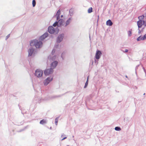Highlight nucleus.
<instances>
[{
    "mask_svg": "<svg viewBox=\"0 0 146 146\" xmlns=\"http://www.w3.org/2000/svg\"><path fill=\"white\" fill-rule=\"evenodd\" d=\"M48 36V34L47 33H46L44 34L42 36H41L40 37V39L41 40H43L47 37Z\"/></svg>",
    "mask_w": 146,
    "mask_h": 146,
    "instance_id": "obj_11",
    "label": "nucleus"
},
{
    "mask_svg": "<svg viewBox=\"0 0 146 146\" xmlns=\"http://www.w3.org/2000/svg\"><path fill=\"white\" fill-rule=\"evenodd\" d=\"M115 129L116 131H120L121 130L120 127H116L115 128Z\"/></svg>",
    "mask_w": 146,
    "mask_h": 146,
    "instance_id": "obj_21",
    "label": "nucleus"
},
{
    "mask_svg": "<svg viewBox=\"0 0 146 146\" xmlns=\"http://www.w3.org/2000/svg\"><path fill=\"white\" fill-rule=\"evenodd\" d=\"M52 52H55V51H54V50H53V51H52Z\"/></svg>",
    "mask_w": 146,
    "mask_h": 146,
    "instance_id": "obj_31",
    "label": "nucleus"
},
{
    "mask_svg": "<svg viewBox=\"0 0 146 146\" xmlns=\"http://www.w3.org/2000/svg\"><path fill=\"white\" fill-rule=\"evenodd\" d=\"M61 17H63V15H61Z\"/></svg>",
    "mask_w": 146,
    "mask_h": 146,
    "instance_id": "obj_30",
    "label": "nucleus"
},
{
    "mask_svg": "<svg viewBox=\"0 0 146 146\" xmlns=\"http://www.w3.org/2000/svg\"><path fill=\"white\" fill-rule=\"evenodd\" d=\"M66 137H64V138H63V139H62L61 140H62H62H64V139H66Z\"/></svg>",
    "mask_w": 146,
    "mask_h": 146,
    "instance_id": "obj_28",
    "label": "nucleus"
},
{
    "mask_svg": "<svg viewBox=\"0 0 146 146\" xmlns=\"http://www.w3.org/2000/svg\"><path fill=\"white\" fill-rule=\"evenodd\" d=\"M58 117H56L55 119V124L56 125H57V123L58 121Z\"/></svg>",
    "mask_w": 146,
    "mask_h": 146,
    "instance_id": "obj_22",
    "label": "nucleus"
},
{
    "mask_svg": "<svg viewBox=\"0 0 146 146\" xmlns=\"http://www.w3.org/2000/svg\"><path fill=\"white\" fill-rule=\"evenodd\" d=\"M88 78H89V76H88L87 77V80L85 84V85L84 86V88H86L87 87V86L88 85Z\"/></svg>",
    "mask_w": 146,
    "mask_h": 146,
    "instance_id": "obj_18",
    "label": "nucleus"
},
{
    "mask_svg": "<svg viewBox=\"0 0 146 146\" xmlns=\"http://www.w3.org/2000/svg\"><path fill=\"white\" fill-rule=\"evenodd\" d=\"M128 51V50L127 49H125V52H127Z\"/></svg>",
    "mask_w": 146,
    "mask_h": 146,
    "instance_id": "obj_27",
    "label": "nucleus"
},
{
    "mask_svg": "<svg viewBox=\"0 0 146 146\" xmlns=\"http://www.w3.org/2000/svg\"><path fill=\"white\" fill-rule=\"evenodd\" d=\"M60 11L59 10L57 12L56 16H57V19L58 20L60 19Z\"/></svg>",
    "mask_w": 146,
    "mask_h": 146,
    "instance_id": "obj_13",
    "label": "nucleus"
},
{
    "mask_svg": "<svg viewBox=\"0 0 146 146\" xmlns=\"http://www.w3.org/2000/svg\"><path fill=\"white\" fill-rule=\"evenodd\" d=\"M58 62L56 61H54L51 64V67L52 68H54L56 66Z\"/></svg>",
    "mask_w": 146,
    "mask_h": 146,
    "instance_id": "obj_10",
    "label": "nucleus"
},
{
    "mask_svg": "<svg viewBox=\"0 0 146 146\" xmlns=\"http://www.w3.org/2000/svg\"><path fill=\"white\" fill-rule=\"evenodd\" d=\"M131 32L130 31H128V35L129 36H131Z\"/></svg>",
    "mask_w": 146,
    "mask_h": 146,
    "instance_id": "obj_24",
    "label": "nucleus"
},
{
    "mask_svg": "<svg viewBox=\"0 0 146 146\" xmlns=\"http://www.w3.org/2000/svg\"><path fill=\"white\" fill-rule=\"evenodd\" d=\"M101 54L102 53L100 51L98 50H97L95 55L96 58L97 59H99Z\"/></svg>",
    "mask_w": 146,
    "mask_h": 146,
    "instance_id": "obj_6",
    "label": "nucleus"
},
{
    "mask_svg": "<svg viewBox=\"0 0 146 146\" xmlns=\"http://www.w3.org/2000/svg\"><path fill=\"white\" fill-rule=\"evenodd\" d=\"M53 79L52 78H48L44 81V84L45 85H47L50 81H51Z\"/></svg>",
    "mask_w": 146,
    "mask_h": 146,
    "instance_id": "obj_5",
    "label": "nucleus"
},
{
    "mask_svg": "<svg viewBox=\"0 0 146 146\" xmlns=\"http://www.w3.org/2000/svg\"><path fill=\"white\" fill-rule=\"evenodd\" d=\"M58 25L61 26L63 24L64 21L63 19H60L58 21Z\"/></svg>",
    "mask_w": 146,
    "mask_h": 146,
    "instance_id": "obj_15",
    "label": "nucleus"
},
{
    "mask_svg": "<svg viewBox=\"0 0 146 146\" xmlns=\"http://www.w3.org/2000/svg\"><path fill=\"white\" fill-rule=\"evenodd\" d=\"M63 53H62V54L61 57H62V56H63Z\"/></svg>",
    "mask_w": 146,
    "mask_h": 146,
    "instance_id": "obj_29",
    "label": "nucleus"
},
{
    "mask_svg": "<svg viewBox=\"0 0 146 146\" xmlns=\"http://www.w3.org/2000/svg\"><path fill=\"white\" fill-rule=\"evenodd\" d=\"M126 77L127 78V76H126Z\"/></svg>",
    "mask_w": 146,
    "mask_h": 146,
    "instance_id": "obj_32",
    "label": "nucleus"
},
{
    "mask_svg": "<svg viewBox=\"0 0 146 146\" xmlns=\"http://www.w3.org/2000/svg\"><path fill=\"white\" fill-rule=\"evenodd\" d=\"M144 17L143 15L138 17L139 21H137V24L139 28H141L143 25V21L142 20V19H144Z\"/></svg>",
    "mask_w": 146,
    "mask_h": 146,
    "instance_id": "obj_2",
    "label": "nucleus"
},
{
    "mask_svg": "<svg viewBox=\"0 0 146 146\" xmlns=\"http://www.w3.org/2000/svg\"><path fill=\"white\" fill-rule=\"evenodd\" d=\"M48 31L50 34H53L54 32V28L52 27H50L48 28Z\"/></svg>",
    "mask_w": 146,
    "mask_h": 146,
    "instance_id": "obj_8",
    "label": "nucleus"
},
{
    "mask_svg": "<svg viewBox=\"0 0 146 146\" xmlns=\"http://www.w3.org/2000/svg\"><path fill=\"white\" fill-rule=\"evenodd\" d=\"M35 74L38 77H41L43 74V71L41 70L37 69L36 70Z\"/></svg>",
    "mask_w": 146,
    "mask_h": 146,
    "instance_id": "obj_3",
    "label": "nucleus"
},
{
    "mask_svg": "<svg viewBox=\"0 0 146 146\" xmlns=\"http://www.w3.org/2000/svg\"><path fill=\"white\" fill-rule=\"evenodd\" d=\"M36 1L35 0H33L32 2L33 6V7H34L36 5Z\"/></svg>",
    "mask_w": 146,
    "mask_h": 146,
    "instance_id": "obj_20",
    "label": "nucleus"
},
{
    "mask_svg": "<svg viewBox=\"0 0 146 146\" xmlns=\"http://www.w3.org/2000/svg\"><path fill=\"white\" fill-rule=\"evenodd\" d=\"M92 7H90L88 10V13H90L92 11Z\"/></svg>",
    "mask_w": 146,
    "mask_h": 146,
    "instance_id": "obj_19",
    "label": "nucleus"
},
{
    "mask_svg": "<svg viewBox=\"0 0 146 146\" xmlns=\"http://www.w3.org/2000/svg\"><path fill=\"white\" fill-rule=\"evenodd\" d=\"M34 50L32 48L30 49L28 51L29 52V55L30 56H31Z\"/></svg>",
    "mask_w": 146,
    "mask_h": 146,
    "instance_id": "obj_14",
    "label": "nucleus"
},
{
    "mask_svg": "<svg viewBox=\"0 0 146 146\" xmlns=\"http://www.w3.org/2000/svg\"><path fill=\"white\" fill-rule=\"evenodd\" d=\"M146 39V34L143 36H140L138 37L137 40L139 41L141 40H144Z\"/></svg>",
    "mask_w": 146,
    "mask_h": 146,
    "instance_id": "obj_7",
    "label": "nucleus"
},
{
    "mask_svg": "<svg viewBox=\"0 0 146 146\" xmlns=\"http://www.w3.org/2000/svg\"><path fill=\"white\" fill-rule=\"evenodd\" d=\"M58 25V22H55L53 25V26L54 27H56Z\"/></svg>",
    "mask_w": 146,
    "mask_h": 146,
    "instance_id": "obj_23",
    "label": "nucleus"
},
{
    "mask_svg": "<svg viewBox=\"0 0 146 146\" xmlns=\"http://www.w3.org/2000/svg\"><path fill=\"white\" fill-rule=\"evenodd\" d=\"M106 23L107 25L109 26H112L113 25V23L110 20H109L107 21Z\"/></svg>",
    "mask_w": 146,
    "mask_h": 146,
    "instance_id": "obj_12",
    "label": "nucleus"
},
{
    "mask_svg": "<svg viewBox=\"0 0 146 146\" xmlns=\"http://www.w3.org/2000/svg\"><path fill=\"white\" fill-rule=\"evenodd\" d=\"M42 43L41 42L38 41L37 40H32L30 43V45L31 46H35L36 48H39L42 46Z\"/></svg>",
    "mask_w": 146,
    "mask_h": 146,
    "instance_id": "obj_1",
    "label": "nucleus"
},
{
    "mask_svg": "<svg viewBox=\"0 0 146 146\" xmlns=\"http://www.w3.org/2000/svg\"><path fill=\"white\" fill-rule=\"evenodd\" d=\"M64 35L63 34L60 35L58 37L57 41L58 42H60L62 40Z\"/></svg>",
    "mask_w": 146,
    "mask_h": 146,
    "instance_id": "obj_9",
    "label": "nucleus"
},
{
    "mask_svg": "<svg viewBox=\"0 0 146 146\" xmlns=\"http://www.w3.org/2000/svg\"><path fill=\"white\" fill-rule=\"evenodd\" d=\"M46 121L44 119H42L40 121V123L41 124H43L44 123H46Z\"/></svg>",
    "mask_w": 146,
    "mask_h": 146,
    "instance_id": "obj_17",
    "label": "nucleus"
},
{
    "mask_svg": "<svg viewBox=\"0 0 146 146\" xmlns=\"http://www.w3.org/2000/svg\"><path fill=\"white\" fill-rule=\"evenodd\" d=\"M53 69L52 68L47 69L44 71V74L46 75H48L52 73L53 72Z\"/></svg>",
    "mask_w": 146,
    "mask_h": 146,
    "instance_id": "obj_4",
    "label": "nucleus"
},
{
    "mask_svg": "<svg viewBox=\"0 0 146 146\" xmlns=\"http://www.w3.org/2000/svg\"><path fill=\"white\" fill-rule=\"evenodd\" d=\"M143 25L145 26H146V20L145 21H143Z\"/></svg>",
    "mask_w": 146,
    "mask_h": 146,
    "instance_id": "obj_25",
    "label": "nucleus"
},
{
    "mask_svg": "<svg viewBox=\"0 0 146 146\" xmlns=\"http://www.w3.org/2000/svg\"><path fill=\"white\" fill-rule=\"evenodd\" d=\"M10 36V34L8 35L6 37V39H7Z\"/></svg>",
    "mask_w": 146,
    "mask_h": 146,
    "instance_id": "obj_26",
    "label": "nucleus"
},
{
    "mask_svg": "<svg viewBox=\"0 0 146 146\" xmlns=\"http://www.w3.org/2000/svg\"><path fill=\"white\" fill-rule=\"evenodd\" d=\"M71 19L70 18L69 19L66 23L65 26L68 25L70 23Z\"/></svg>",
    "mask_w": 146,
    "mask_h": 146,
    "instance_id": "obj_16",
    "label": "nucleus"
}]
</instances>
